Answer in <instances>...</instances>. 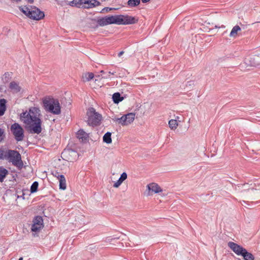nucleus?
<instances>
[{
  "instance_id": "obj_1",
  "label": "nucleus",
  "mask_w": 260,
  "mask_h": 260,
  "mask_svg": "<svg viewBox=\"0 0 260 260\" xmlns=\"http://www.w3.org/2000/svg\"><path fill=\"white\" fill-rule=\"evenodd\" d=\"M40 117V110L36 107H31L29 112L25 111L20 115L21 121L29 126L30 132L37 134H39L42 132V121Z\"/></svg>"
},
{
  "instance_id": "obj_2",
  "label": "nucleus",
  "mask_w": 260,
  "mask_h": 260,
  "mask_svg": "<svg viewBox=\"0 0 260 260\" xmlns=\"http://www.w3.org/2000/svg\"><path fill=\"white\" fill-rule=\"evenodd\" d=\"M19 9L27 17L34 20H39L45 16L44 13L36 7L30 6L29 8L27 6H20Z\"/></svg>"
},
{
  "instance_id": "obj_3",
  "label": "nucleus",
  "mask_w": 260,
  "mask_h": 260,
  "mask_svg": "<svg viewBox=\"0 0 260 260\" xmlns=\"http://www.w3.org/2000/svg\"><path fill=\"white\" fill-rule=\"evenodd\" d=\"M43 104L46 111L54 114L60 113V106L57 99L46 98L44 100Z\"/></svg>"
},
{
  "instance_id": "obj_4",
  "label": "nucleus",
  "mask_w": 260,
  "mask_h": 260,
  "mask_svg": "<svg viewBox=\"0 0 260 260\" xmlns=\"http://www.w3.org/2000/svg\"><path fill=\"white\" fill-rule=\"evenodd\" d=\"M7 159L6 160L17 167L21 169L23 166V163L21 159V154L16 150H8L7 154Z\"/></svg>"
},
{
  "instance_id": "obj_5",
  "label": "nucleus",
  "mask_w": 260,
  "mask_h": 260,
  "mask_svg": "<svg viewBox=\"0 0 260 260\" xmlns=\"http://www.w3.org/2000/svg\"><path fill=\"white\" fill-rule=\"evenodd\" d=\"M88 119L87 120L89 125L97 126L100 124L102 120V115L95 111L93 108H90L87 111Z\"/></svg>"
},
{
  "instance_id": "obj_6",
  "label": "nucleus",
  "mask_w": 260,
  "mask_h": 260,
  "mask_svg": "<svg viewBox=\"0 0 260 260\" xmlns=\"http://www.w3.org/2000/svg\"><path fill=\"white\" fill-rule=\"evenodd\" d=\"M11 131L17 141H21L24 137V129L18 123H14L11 126Z\"/></svg>"
},
{
  "instance_id": "obj_7",
  "label": "nucleus",
  "mask_w": 260,
  "mask_h": 260,
  "mask_svg": "<svg viewBox=\"0 0 260 260\" xmlns=\"http://www.w3.org/2000/svg\"><path fill=\"white\" fill-rule=\"evenodd\" d=\"M135 114L133 113H129L120 118H115L113 120L122 125H126L131 123L135 119Z\"/></svg>"
},
{
  "instance_id": "obj_8",
  "label": "nucleus",
  "mask_w": 260,
  "mask_h": 260,
  "mask_svg": "<svg viewBox=\"0 0 260 260\" xmlns=\"http://www.w3.org/2000/svg\"><path fill=\"white\" fill-rule=\"evenodd\" d=\"M119 25H128L137 23L138 19L128 15H119Z\"/></svg>"
},
{
  "instance_id": "obj_9",
  "label": "nucleus",
  "mask_w": 260,
  "mask_h": 260,
  "mask_svg": "<svg viewBox=\"0 0 260 260\" xmlns=\"http://www.w3.org/2000/svg\"><path fill=\"white\" fill-rule=\"evenodd\" d=\"M43 228V220L41 216H36L33 220V224L31 226L32 232H38Z\"/></svg>"
},
{
  "instance_id": "obj_10",
  "label": "nucleus",
  "mask_w": 260,
  "mask_h": 260,
  "mask_svg": "<svg viewBox=\"0 0 260 260\" xmlns=\"http://www.w3.org/2000/svg\"><path fill=\"white\" fill-rule=\"evenodd\" d=\"M228 245L238 255H243V252L246 249L241 245L233 242H228Z\"/></svg>"
},
{
  "instance_id": "obj_11",
  "label": "nucleus",
  "mask_w": 260,
  "mask_h": 260,
  "mask_svg": "<svg viewBox=\"0 0 260 260\" xmlns=\"http://www.w3.org/2000/svg\"><path fill=\"white\" fill-rule=\"evenodd\" d=\"M62 154H63V156H65L69 160V161H74V160L76 159V157L77 156V152L70 149L67 150H64Z\"/></svg>"
},
{
  "instance_id": "obj_12",
  "label": "nucleus",
  "mask_w": 260,
  "mask_h": 260,
  "mask_svg": "<svg viewBox=\"0 0 260 260\" xmlns=\"http://www.w3.org/2000/svg\"><path fill=\"white\" fill-rule=\"evenodd\" d=\"M76 136L80 141L83 142L87 141L89 137L88 134L83 129H79L76 134Z\"/></svg>"
},
{
  "instance_id": "obj_13",
  "label": "nucleus",
  "mask_w": 260,
  "mask_h": 260,
  "mask_svg": "<svg viewBox=\"0 0 260 260\" xmlns=\"http://www.w3.org/2000/svg\"><path fill=\"white\" fill-rule=\"evenodd\" d=\"M83 3L88 6H85V8L89 9L100 5L101 3L96 0H84Z\"/></svg>"
},
{
  "instance_id": "obj_14",
  "label": "nucleus",
  "mask_w": 260,
  "mask_h": 260,
  "mask_svg": "<svg viewBox=\"0 0 260 260\" xmlns=\"http://www.w3.org/2000/svg\"><path fill=\"white\" fill-rule=\"evenodd\" d=\"M94 22V24L95 28H98L99 26H104L105 25H108L107 16L104 17L99 18L97 20V23H95V21H93Z\"/></svg>"
},
{
  "instance_id": "obj_15",
  "label": "nucleus",
  "mask_w": 260,
  "mask_h": 260,
  "mask_svg": "<svg viewBox=\"0 0 260 260\" xmlns=\"http://www.w3.org/2000/svg\"><path fill=\"white\" fill-rule=\"evenodd\" d=\"M148 190L154 193H158L162 191L159 185L155 183L149 184L147 186Z\"/></svg>"
},
{
  "instance_id": "obj_16",
  "label": "nucleus",
  "mask_w": 260,
  "mask_h": 260,
  "mask_svg": "<svg viewBox=\"0 0 260 260\" xmlns=\"http://www.w3.org/2000/svg\"><path fill=\"white\" fill-rule=\"evenodd\" d=\"M108 23L109 24H116L119 25V15L115 16H107Z\"/></svg>"
},
{
  "instance_id": "obj_17",
  "label": "nucleus",
  "mask_w": 260,
  "mask_h": 260,
  "mask_svg": "<svg viewBox=\"0 0 260 260\" xmlns=\"http://www.w3.org/2000/svg\"><path fill=\"white\" fill-rule=\"evenodd\" d=\"M9 88L13 92H18L20 91L21 87L19 84L15 81L11 82L10 83Z\"/></svg>"
},
{
  "instance_id": "obj_18",
  "label": "nucleus",
  "mask_w": 260,
  "mask_h": 260,
  "mask_svg": "<svg viewBox=\"0 0 260 260\" xmlns=\"http://www.w3.org/2000/svg\"><path fill=\"white\" fill-rule=\"evenodd\" d=\"M6 100L4 99H0V116L4 115L6 110Z\"/></svg>"
},
{
  "instance_id": "obj_19",
  "label": "nucleus",
  "mask_w": 260,
  "mask_h": 260,
  "mask_svg": "<svg viewBox=\"0 0 260 260\" xmlns=\"http://www.w3.org/2000/svg\"><path fill=\"white\" fill-rule=\"evenodd\" d=\"M8 171L3 167H0V182H3L8 174Z\"/></svg>"
},
{
  "instance_id": "obj_20",
  "label": "nucleus",
  "mask_w": 260,
  "mask_h": 260,
  "mask_svg": "<svg viewBox=\"0 0 260 260\" xmlns=\"http://www.w3.org/2000/svg\"><path fill=\"white\" fill-rule=\"evenodd\" d=\"M59 182V188L62 190L66 189V180L64 176H60V178L58 179Z\"/></svg>"
},
{
  "instance_id": "obj_21",
  "label": "nucleus",
  "mask_w": 260,
  "mask_h": 260,
  "mask_svg": "<svg viewBox=\"0 0 260 260\" xmlns=\"http://www.w3.org/2000/svg\"><path fill=\"white\" fill-rule=\"evenodd\" d=\"M245 260H254V257L252 254L248 252L246 249L243 252V255H241Z\"/></svg>"
},
{
  "instance_id": "obj_22",
  "label": "nucleus",
  "mask_w": 260,
  "mask_h": 260,
  "mask_svg": "<svg viewBox=\"0 0 260 260\" xmlns=\"http://www.w3.org/2000/svg\"><path fill=\"white\" fill-rule=\"evenodd\" d=\"M241 30L240 27L239 25L235 26L232 29L230 36L231 37H236L237 35L238 32Z\"/></svg>"
},
{
  "instance_id": "obj_23",
  "label": "nucleus",
  "mask_w": 260,
  "mask_h": 260,
  "mask_svg": "<svg viewBox=\"0 0 260 260\" xmlns=\"http://www.w3.org/2000/svg\"><path fill=\"white\" fill-rule=\"evenodd\" d=\"M112 99L114 103L116 104H118L123 100V98L121 97L120 93L118 92L114 93L113 94Z\"/></svg>"
},
{
  "instance_id": "obj_24",
  "label": "nucleus",
  "mask_w": 260,
  "mask_h": 260,
  "mask_svg": "<svg viewBox=\"0 0 260 260\" xmlns=\"http://www.w3.org/2000/svg\"><path fill=\"white\" fill-rule=\"evenodd\" d=\"M103 141L107 144L112 143L111 133L110 132L106 133L103 136Z\"/></svg>"
},
{
  "instance_id": "obj_25",
  "label": "nucleus",
  "mask_w": 260,
  "mask_h": 260,
  "mask_svg": "<svg viewBox=\"0 0 260 260\" xmlns=\"http://www.w3.org/2000/svg\"><path fill=\"white\" fill-rule=\"evenodd\" d=\"M9 149H0V160H7Z\"/></svg>"
},
{
  "instance_id": "obj_26",
  "label": "nucleus",
  "mask_w": 260,
  "mask_h": 260,
  "mask_svg": "<svg viewBox=\"0 0 260 260\" xmlns=\"http://www.w3.org/2000/svg\"><path fill=\"white\" fill-rule=\"evenodd\" d=\"M178 123L176 120L171 119L169 121V126L171 129L175 130L177 128Z\"/></svg>"
},
{
  "instance_id": "obj_27",
  "label": "nucleus",
  "mask_w": 260,
  "mask_h": 260,
  "mask_svg": "<svg viewBox=\"0 0 260 260\" xmlns=\"http://www.w3.org/2000/svg\"><path fill=\"white\" fill-rule=\"evenodd\" d=\"M94 75L92 73H87L83 75L84 81H89L92 79Z\"/></svg>"
},
{
  "instance_id": "obj_28",
  "label": "nucleus",
  "mask_w": 260,
  "mask_h": 260,
  "mask_svg": "<svg viewBox=\"0 0 260 260\" xmlns=\"http://www.w3.org/2000/svg\"><path fill=\"white\" fill-rule=\"evenodd\" d=\"M140 4V0H128L127 5L130 7H134Z\"/></svg>"
},
{
  "instance_id": "obj_29",
  "label": "nucleus",
  "mask_w": 260,
  "mask_h": 260,
  "mask_svg": "<svg viewBox=\"0 0 260 260\" xmlns=\"http://www.w3.org/2000/svg\"><path fill=\"white\" fill-rule=\"evenodd\" d=\"M83 3L81 2V1L80 0H73L71 2H70L69 3V5H70L71 6H76L77 7H79Z\"/></svg>"
},
{
  "instance_id": "obj_30",
  "label": "nucleus",
  "mask_w": 260,
  "mask_h": 260,
  "mask_svg": "<svg viewBox=\"0 0 260 260\" xmlns=\"http://www.w3.org/2000/svg\"><path fill=\"white\" fill-rule=\"evenodd\" d=\"M39 183L37 181H35L31 185L30 187V192L31 193H34L37 191Z\"/></svg>"
},
{
  "instance_id": "obj_31",
  "label": "nucleus",
  "mask_w": 260,
  "mask_h": 260,
  "mask_svg": "<svg viewBox=\"0 0 260 260\" xmlns=\"http://www.w3.org/2000/svg\"><path fill=\"white\" fill-rule=\"evenodd\" d=\"M11 73H6L2 78L4 82L6 83L8 82L11 78Z\"/></svg>"
},
{
  "instance_id": "obj_32",
  "label": "nucleus",
  "mask_w": 260,
  "mask_h": 260,
  "mask_svg": "<svg viewBox=\"0 0 260 260\" xmlns=\"http://www.w3.org/2000/svg\"><path fill=\"white\" fill-rule=\"evenodd\" d=\"M55 1L56 2L57 4L58 5H60L62 7L66 6L67 5H69V3L66 1H58V0H55Z\"/></svg>"
},
{
  "instance_id": "obj_33",
  "label": "nucleus",
  "mask_w": 260,
  "mask_h": 260,
  "mask_svg": "<svg viewBox=\"0 0 260 260\" xmlns=\"http://www.w3.org/2000/svg\"><path fill=\"white\" fill-rule=\"evenodd\" d=\"M127 174L125 172H123L120 176L119 180L123 182L127 178Z\"/></svg>"
},
{
  "instance_id": "obj_34",
  "label": "nucleus",
  "mask_w": 260,
  "mask_h": 260,
  "mask_svg": "<svg viewBox=\"0 0 260 260\" xmlns=\"http://www.w3.org/2000/svg\"><path fill=\"white\" fill-rule=\"evenodd\" d=\"M193 85V82L192 81H188L186 85L187 89L190 90V89L192 88Z\"/></svg>"
},
{
  "instance_id": "obj_35",
  "label": "nucleus",
  "mask_w": 260,
  "mask_h": 260,
  "mask_svg": "<svg viewBox=\"0 0 260 260\" xmlns=\"http://www.w3.org/2000/svg\"><path fill=\"white\" fill-rule=\"evenodd\" d=\"M52 175L56 177L58 179L60 178V176H63V175L62 174H60L59 173H58L57 171H54L52 172Z\"/></svg>"
},
{
  "instance_id": "obj_36",
  "label": "nucleus",
  "mask_w": 260,
  "mask_h": 260,
  "mask_svg": "<svg viewBox=\"0 0 260 260\" xmlns=\"http://www.w3.org/2000/svg\"><path fill=\"white\" fill-rule=\"evenodd\" d=\"M4 131L0 128V142L4 140Z\"/></svg>"
},
{
  "instance_id": "obj_37",
  "label": "nucleus",
  "mask_w": 260,
  "mask_h": 260,
  "mask_svg": "<svg viewBox=\"0 0 260 260\" xmlns=\"http://www.w3.org/2000/svg\"><path fill=\"white\" fill-rule=\"evenodd\" d=\"M122 182L119 180V179L117 181V182H116L114 185H113V187H115V188H117L122 183Z\"/></svg>"
},
{
  "instance_id": "obj_38",
  "label": "nucleus",
  "mask_w": 260,
  "mask_h": 260,
  "mask_svg": "<svg viewBox=\"0 0 260 260\" xmlns=\"http://www.w3.org/2000/svg\"><path fill=\"white\" fill-rule=\"evenodd\" d=\"M113 9L115 10L116 9L112 8H109V7H105L104 9H103V10H102L101 12H103L105 11L107 12L109 11H110V10H113Z\"/></svg>"
},
{
  "instance_id": "obj_39",
  "label": "nucleus",
  "mask_w": 260,
  "mask_h": 260,
  "mask_svg": "<svg viewBox=\"0 0 260 260\" xmlns=\"http://www.w3.org/2000/svg\"><path fill=\"white\" fill-rule=\"evenodd\" d=\"M93 21H95V23H97V20H96L95 19H92L91 20V24H90V27H92V28H95L94 26H95V25L94 24V22H93Z\"/></svg>"
},
{
  "instance_id": "obj_40",
  "label": "nucleus",
  "mask_w": 260,
  "mask_h": 260,
  "mask_svg": "<svg viewBox=\"0 0 260 260\" xmlns=\"http://www.w3.org/2000/svg\"><path fill=\"white\" fill-rule=\"evenodd\" d=\"M115 73H116V72H112L111 71H109V75L108 76H106L104 77V78H107L108 77L110 76V75H114Z\"/></svg>"
},
{
  "instance_id": "obj_41",
  "label": "nucleus",
  "mask_w": 260,
  "mask_h": 260,
  "mask_svg": "<svg viewBox=\"0 0 260 260\" xmlns=\"http://www.w3.org/2000/svg\"><path fill=\"white\" fill-rule=\"evenodd\" d=\"M124 53V52L123 51H120L118 54V56L119 57H120Z\"/></svg>"
},
{
  "instance_id": "obj_42",
  "label": "nucleus",
  "mask_w": 260,
  "mask_h": 260,
  "mask_svg": "<svg viewBox=\"0 0 260 260\" xmlns=\"http://www.w3.org/2000/svg\"><path fill=\"white\" fill-rule=\"evenodd\" d=\"M142 3H147L149 2L150 0H141Z\"/></svg>"
},
{
  "instance_id": "obj_43",
  "label": "nucleus",
  "mask_w": 260,
  "mask_h": 260,
  "mask_svg": "<svg viewBox=\"0 0 260 260\" xmlns=\"http://www.w3.org/2000/svg\"><path fill=\"white\" fill-rule=\"evenodd\" d=\"M28 3L32 4L34 3V0H26Z\"/></svg>"
},
{
  "instance_id": "obj_44",
  "label": "nucleus",
  "mask_w": 260,
  "mask_h": 260,
  "mask_svg": "<svg viewBox=\"0 0 260 260\" xmlns=\"http://www.w3.org/2000/svg\"><path fill=\"white\" fill-rule=\"evenodd\" d=\"M11 1L13 2L18 3V2H20L21 0H11Z\"/></svg>"
},
{
  "instance_id": "obj_45",
  "label": "nucleus",
  "mask_w": 260,
  "mask_h": 260,
  "mask_svg": "<svg viewBox=\"0 0 260 260\" xmlns=\"http://www.w3.org/2000/svg\"><path fill=\"white\" fill-rule=\"evenodd\" d=\"M18 260H23V257H20Z\"/></svg>"
}]
</instances>
